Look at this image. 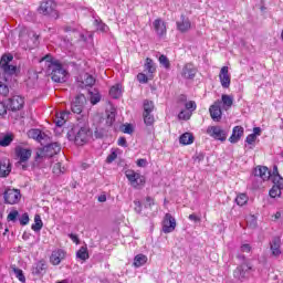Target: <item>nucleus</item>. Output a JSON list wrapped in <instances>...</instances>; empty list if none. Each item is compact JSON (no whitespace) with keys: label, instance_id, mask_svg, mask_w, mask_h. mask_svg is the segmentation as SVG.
Here are the masks:
<instances>
[{"label":"nucleus","instance_id":"a878e982","mask_svg":"<svg viewBox=\"0 0 283 283\" xmlns=\"http://www.w3.org/2000/svg\"><path fill=\"white\" fill-rule=\"evenodd\" d=\"M220 103H222L223 109H226L227 112L228 109H231V107L233 106V96L223 94L221 96Z\"/></svg>","mask_w":283,"mask_h":283},{"label":"nucleus","instance_id":"bf43d9fd","mask_svg":"<svg viewBox=\"0 0 283 283\" xmlns=\"http://www.w3.org/2000/svg\"><path fill=\"white\" fill-rule=\"evenodd\" d=\"M134 205H135L136 213H142L143 212V203H140V201H138V200H135Z\"/></svg>","mask_w":283,"mask_h":283},{"label":"nucleus","instance_id":"423d86ee","mask_svg":"<svg viewBox=\"0 0 283 283\" xmlns=\"http://www.w3.org/2000/svg\"><path fill=\"white\" fill-rule=\"evenodd\" d=\"M125 176L134 189H138V187H145V176L134 170H126Z\"/></svg>","mask_w":283,"mask_h":283},{"label":"nucleus","instance_id":"cd10ccee","mask_svg":"<svg viewBox=\"0 0 283 283\" xmlns=\"http://www.w3.org/2000/svg\"><path fill=\"white\" fill-rule=\"evenodd\" d=\"M180 145H192L193 143V135L191 133H184L179 137Z\"/></svg>","mask_w":283,"mask_h":283},{"label":"nucleus","instance_id":"f8f14e48","mask_svg":"<svg viewBox=\"0 0 283 283\" xmlns=\"http://www.w3.org/2000/svg\"><path fill=\"white\" fill-rule=\"evenodd\" d=\"M25 105V99L22 96L14 95L13 97L9 98L8 106L11 112H19V109H23Z\"/></svg>","mask_w":283,"mask_h":283},{"label":"nucleus","instance_id":"de8ad7c7","mask_svg":"<svg viewBox=\"0 0 283 283\" xmlns=\"http://www.w3.org/2000/svg\"><path fill=\"white\" fill-rule=\"evenodd\" d=\"M179 120H189L191 118V112L181 111L178 115Z\"/></svg>","mask_w":283,"mask_h":283},{"label":"nucleus","instance_id":"774afa93","mask_svg":"<svg viewBox=\"0 0 283 283\" xmlns=\"http://www.w3.org/2000/svg\"><path fill=\"white\" fill-rule=\"evenodd\" d=\"M188 218L192 222H200V217L196 216V213L190 214Z\"/></svg>","mask_w":283,"mask_h":283},{"label":"nucleus","instance_id":"dca6fc26","mask_svg":"<svg viewBox=\"0 0 283 283\" xmlns=\"http://www.w3.org/2000/svg\"><path fill=\"white\" fill-rule=\"evenodd\" d=\"M153 28L159 39H163V36L167 34V23H165L160 18L153 22Z\"/></svg>","mask_w":283,"mask_h":283},{"label":"nucleus","instance_id":"5fc2aeb1","mask_svg":"<svg viewBox=\"0 0 283 283\" xmlns=\"http://www.w3.org/2000/svg\"><path fill=\"white\" fill-rule=\"evenodd\" d=\"M137 81H138L139 83H148L149 76L145 75V73H139V74L137 75Z\"/></svg>","mask_w":283,"mask_h":283},{"label":"nucleus","instance_id":"338daca9","mask_svg":"<svg viewBox=\"0 0 283 283\" xmlns=\"http://www.w3.org/2000/svg\"><path fill=\"white\" fill-rule=\"evenodd\" d=\"M137 167H147V159H138Z\"/></svg>","mask_w":283,"mask_h":283},{"label":"nucleus","instance_id":"79ce46f5","mask_svg":"<svg viewBox=\"0 0 283 283\" xmlns=\"http://www.w3.org/2000/svg\"><path fill=\"white\" fill-rule=\"evenodd\" d=\"M154 112V102L149 99L144 101V114H151Z\"/></svg>","mask_w":283,"mask_h":283},{"label":"nucleus","instance_id":"37998d69","mask_svg":"<svg viewBox=\"0 0 283 283\" xmlns=\"http://www.w3.org/2000/svg\"><path fill=\"white\" fill-rule=\"evenodd\" d=\"M14 140V136L6 135L3 138L0 139L1 147H8Z\"/></svg>","mask_w":283,"mask_h":283},{"label":"nucleus","instance_id":"7ed1b4c3","mask_svg":"<svg viewBox=\"0 0 283 283\" xmlns=\"http://www.w3.org/2000/svg\"><path fill=\"white\" fill-rule=\"evenodd\" d=\"M61 151V145L59 143H52L44 146L36 153L35 163H43V160H50L52 156H56Z\"/></svg>","mask_w":283,"mask_h":283},{"label":"nucleus","instance_id":"ddd939ff","mask_svg":"<svg viewBox=\"0 0 283 283\" xmlns=\"http://www.w3.org/2000/svg\"><path fill=\"white\" fill-rule=\"evenodd\" d=\"M163 231L164 233H172V231H176V219L170 213H166L164 218Z\"/></svg>","mask_w":283,"mask_h":283},{"label":"nucleus","instance_id":"e433bc0d","mask_svg":"<svg viewBox=\"0 0 283 283\" xmlns=\"http://www.w3.org/2000/svg\"><path fill=\"white\" fill-rule=\"evenodd\" d=\"M29 136L34 140H43V136H45V134H42L40 129H31L29 130Z\"/></svg>","mask_w":283,"mask_h":283},{"label":"nucleus","instance_id":"473e14b6","mask_svg":"<svg viewBox=\"0 0 283 283\" xmlns=\"http://www.w3.org/2000/svg\"><path fill=\"white\" fill-rule=\"evenodd\" d=\"M76 258L83 262H85V260H90V252L87 251V247L80 248V250L76 252Z\"/></svg>","mask_w":283,"mask_h":283},{"label":"nucleus","instance_id":"052dcab7","mask_svg":"<svg viewBox=\"0 0 283 283\" xmlns=\"http://www.w3.org/2000/svg\"><path fill=\"white\" fill-rule=\"evenodd\" d=\"M6 114H8V106L3 102H0V116H6Z\"/></svg>","mask_w":283,"mask_h":283},{"label":"nucleus","instance_id":"0e129e2a","mask_svg":"<svg viewBox=\"0 0 283 283\" xmlns=\"http://www.w3.org/2000/svg\"><path fill=\"white\" fill-rule=\"evenodd\" d=\"M241 252L242 253H251V245L250 244H242L241 245Z\"/></svg>","mask_w":283,"mask_h":283},{"label":"nucleus","instance_id":"20e7f679","mask_svg":"<svg viewBox=\"0 0 283 283\" xmlns=\"http://www.w3.org/2000/svg\"><path fill=\"white\" fill-rule=\"evenodd\" d=\"M272 182L273 187L269 192L270 198H280V196H282L283 178L282 176H280V172L277 171V166H274L273 168Z\"/></svg>","mask_w":283,"mask_h":283},{"label":"nucleus","instance_id":"a211bd4d","mask_svg":"<svg viewBox=\"0 0 283 283\" xmlns=\"http://www.w3.org/2000/svg\"><path fill=\"white\" fill-rule=\"evenodd\" d=\"M254 176H258L262 180H273V172L266 166H259L254 169Z\"/></svg>","mask_w":283,"mask_h":283},{"label":"nucleus","instance_id":"72a5a7b5","mask_svg":"<svg viewBox=\"0 0 283 283\" xmlns=\"http://www.w3.org/2000/svg\"><path fill=\"white\" fill-rule=\"evenodd\" d=\"M93 23L98 32H109V27L102 19H95Z\"/></svg>","mask_w":283,"mask_h":283},{"label":"nucleus","instance_id":"f03ea898","mask_svg":"<svg viewBox=\"0 0 283 283\" xmlns=\"http://www.w3.org/2000/svg\"><path fill=\"white\" fill-rule=\"evenodd\" d=\"M70 140H74L75 145L83 146L92 138V130L87 124H77L67 134Z\"/></svg>","mask_w":283,"mask_h":283},{"label":"nucleus","instance_id":"6e6d98bb","mask_svg":"<svg viewBox=\"0 0 283 283\" xmlns=\"http://www.w3.org/2000/svg\"><path fill=\"white\" fill-rule=\"evenodd\" d=\"M192 158L195 163H202L205 160V154L197 153Z\"/></svg>","mask_w":283,"mask_h":283},{"label":"nucleus","instance_id":"aec40b11","mask_svg":"<svg viewBox=\"0 0 283 283\" xmlns=\"http://www.w3.org/2000/svg\"><path fill=\"white\" fill-rule=\"evenodd\" d=\"M46 271H48V263L43 260L36 262L31 269L32 275H45Z\"/></svg>","mask_w":283,"mask_h":283},{"label":"nucleus","instance_id":"603ef678","mask_svg":"<svg viewBox=\"0 0 283 283\" xmlns=\"http://www.w3.org/2000/svg\"><path fill=\"white\" fill-rule=\"evenodd\" d=\"M30 222V216L28 213H23L22 217L20 218V224L22 227H25Z\"/></svg>","mask_w":283,"mask_h":283},{"label":"nucleus","instance_id":"4c0bfd02","mask_svg":"<svg viewBox=\"0 0 283 283\" xmlns=\"http://www.w3.org/2000/svg\"><path fill=\"white\" fill-rule=\"evenodd\" d=\"M235 202L239 207H244L249 202V197L247 193H239L235 198Z\"/></svg>","mask_w":283,"mask_h":283},{"label":"nucleus","instance_id":"b1692460","mask_svg":"<svg viewBox=\"0 0 283 283\" xmlns=\"http://www.w3.org/2000/svg\"><path fill=\"white\" fill-rule=\"evenodd\" d=\"M244 136V127L242 126H235L232 130V135L230 136L229 140L232 144H235Z\"/></svg>","mask_w":283,"mask_h":283},{"label":"nucleus","instance_id":"4468645a","mask_svg":"<svg viewBox=\"0 0 283 283\" xmlns=\"http://www.w3.org/2000/svg\"><path fill=\"white\" fill-rule=\"evenodd\" d=\"M249 271H253V265L251 263H242L234 270L233 275L237 280H244Z\"/></svg>","mask_w":283,"mask_h":283},{"label":"nucleus","instance_id":"680f3d73","mask_svg":"<svg viewBox=\"0 0 283 283\" xmlns=\"http://www.w3.org/2000/svg\"><path fill=\"white\" fill-rule=\"evenodd\" d=\"M28 161H18L17 163V167H19L20 169H22V171L28 170Z\"/></svg>","mask_w":283,"mask_h":283},{"label":"nucleus","instance_id":"7c9ffc66","mask_svg":"<svg viewBox=\"0 0 283 283\" xmlns=\"http://www.w3.org/2000/svg\"><path fill=\"white\" fill-rule=\"evenodd\" d=\"M144 264H147V255L137 254L134 259V266H136V269H139V266H144Z\"/></svg>","mask_w":283,"mask_h":283},{"label":"nucleus","instance_id":"bb28decb","mask_svg":"<svg viewBox=\"0 0 283 283\" xmlns=\"http://www.w3.org/2000/svg\"><path fill=\"white\" fill-rule=\"evenodd\" d=\"M122 94H123V86L120 84H116L112 86L109 90V96H112V98H120Z\"/></svg>","mask_w":283,"mask_h":283},{"label":"nucleus","instance_id":"2eb2a0df","mask_svg":"<svg viewBox=\"0 0 283 283\" xmlns=\"http://www.w3.org/2000/svg\"><path fill=\"white\" fill-rule=\"evenodd\" d=\"M15 156L19 158L21 163H28L32 157V149L23 148L22 146L15 147Z\"/></svg>","mask_w":283,"mask_h":283},{"label":"nucleus","instance_id":"0eeeda50","mask_svg":"<svg viewBox=\"0 0 283 283\" xmlns=\"http://www.w3.org/2000/svg\"><path fill=\"white\" fill-rule=\"evenodd\" d=\"M6 205H18L21 200V191L19 189L8 188L3 193Z\"/></svg>","mask_w":283,"mask_h":283},{"label":"nucleus","instance_id":"4be33fe9","mask_svg":"<svg viewBox=\"0 0 283 283\" xmlns=\"http://www.w3.org/2000/svg\"><path fill=\"white\" fill-rule=\"evenodd\" d=\"M10 171H12L10 159L0 160V178H6L7 176H10Z\"/></svg>","mask_w":283,"mask_h":283},{"label":"nucleus","instance_id":"9d476101","mask_svg":"<svg viewBox=\"0 0 283 283\" xmlns=\"http://www.w3.org/2000/svg\"><path fill=\"white\" fill-rule=\"evenodd\" d=\"M221 106H222V102H220V99H218L209 108L210 116H211L212 120H214V123H220V120H222Z\"/></svg>","mask_w":283,"mask_h":283},{"label":"nucleus","instance_id":"864d4df0","mask_svg":"<svg viewBox=\"0 0 283 283\" xmlns=\"http://www.w3.org/2000/svg\"><path fill=\"white\" fill-rule=\"evenodd\" d=\"M186 109H188L189 112H196V103L193 101H190L188 103L185 104Z\"/></svg>","mask_w":283,"mask_h":283},{"label":"nucleus","instance_id":"9b49d317","mask_svg":"<svg viewBox=\"0 0 283 283\" xmlns=\"http://www.w3.org/2000/svg\"><path fill=\"white\" fill-rule=\"evenodd\" d=\"M219 81L221 83V87L224 90H229V87H231V74H229V66L221 67Z\"/></svg>","mask_w":283,"mask_h":283},{"label":"nucleus","instance_id":"a19ab883","mask_svg":"<svg viewBox=\"0 0 283 283\" xmlns=\"http://www.w3.org/2000/svg\"><path fill=\"white\" fill-rule=\"evenodd\" d=\"M15 277L19 279L20 282L25 283V275L23 274V270L17 268V266H11Z\"/></svg>","mask_w":283,"mask_h":283},{"label":"nucleus","instance_id":"69168bd1","mask_svg":"<svg viewBox=\"0 0 283 283\" xmlns=\"http://www.w3.org/2000/svg\"><path fill=\"white\" fill-rule=\"evenodd\" d=\"M117 145H119V147H127V139L125 137H119Z\"/></svg>","mask_w":283,"mask_h":283},{"label":"nucleus","instance_id":"a18cd8bd","mask_svg":"<svg viewBox=\"0 0 283 283\" xmlns=\"http://www.w3.org/2000/svg\"><path fill=\"white\" fill-rule=\"evenodd\" d=\"M144 116V123L147 126H151L154 125V115H151V113H143Z\"/></svg>","mask_w":283,"mask_h":283},{"label":"nucleus","instance_id":"2f4dec72","mask_svg":"<svg viewBox=\"0 0 283 283\" xmlns=\"http://www.w3.org/2000/svg\"><path fill=\"white\" fill-rule=\"evenodd\" d=\"M32 231L39 232L43 229V220L40 214L34 216V223L31 226Z\"/></svg>","mask_w":283,"mask_h":283},{"label":"nucleus","instance_id":"f257e3e1","mask_svg":"<svg viewBox=\"0 0 283 283\" xmlns=\"http://www.w3.org/2000/svg\"><path fill=\"white\" fill-rule=\"evenodd\" d=\"M42 62H45L46 72L51 75L54 83H65L67 77V71L63 69V64L57 60H52L51 55H46L42 59Z\"/></svg>","mask_w":283,"mask_h":283},{"label":"nucleus","instance_id":"412c9836","mask_svg":"<svg viewBox=\"0 0 283 283\" xmlns=\"http://www.w3.org/2000/svg\"><path fill=\"white\" fill-rule=\"evenodd\" d=\"M177 30L181 33L189 32L191 30V20L181 15V20L177 21Z\"/></svg>","mask_w":283,"mask_h":283},{"label":"nucleus","instance_id":"ea45409f","mask_svg":"<svg viewBox=\"0 0 283 283\" xmlns=\"http://www.w3.org/2000/svg\"><path fill=\"white\" fill-rule=\"evenodd\" d=\"M90 101L93 105H97V103H101V93H98V91H90Z\"/></svg>","mask_w":283,"mask_h":283},{"label":"nucleus","instance_id":"09e8293b","mask_svg":"<svg viewBox=\"0 0 283 283\" xmlns=\"http://www.w3.org/2000/svg\"><path fill=\"white\" fill-rule=\"evenodd\" d=\"M17 218H19V211L13 210L8 214L7 220L8 222H17Z\"/></svg>","mask_w":283,"mask_h":283},{"label":"nucleus","instance_id":"1a4fd4ad","mask_svg":"<svg viewBox=\"0 0 283 283\" xmlns=\"http://www.w3.org/2000/svg\"><path fill=\"white\" fill-rule=\"evenodd\" d=\"M207 134L211 136V138H214V140H221V143L227 140V133L224 129H221L220 126H209L207 128Z\"/></svg>","mask_w":283,"mask_h":283},{"label":"nucleus","instance_id":"c9c22d12","mask_svg":"<svg viewBox=\"0 0 283 283\" xmlns=\"http://www.w3.org/2000/svg\"><path fill=\"white\" fill-rule=\"evenodd\" d=\"M69 113H60L55 118V125L57 127H63L65 125V122L67 120Z\"/></svg>","mask_w":283,"mask_h":283},{"label":"nucleus","instance_id":"8fccbe9b","mask_svg":"<svg viewBox=\"0 0 283 283\" xmlns=\"http://www.w3.org/2000/svg\"><path fill=\"white\" fill-rule=\"evenodd\" d=\"M122 132L124 134H134V127L132 126V124H126L122 126Z\"/></svg>","mask_w":283,"mask_h":283},{"label":"nucleus","instance_id":"393cba45","mask_svg":"<svg viewBox=\"0 0 283 283\" xmlns=\"http://www.w3.org/2000/svg\"><path fill=\"white\" fill-rule=\"evenodd\" d=\"M144 70L147 72L149 78H154V74L156 72V63L150 57H147L144 64Z\"/></svg>","mask_w":283,"mask_h":283},{"label":"nucleus","instance_id":"3c124183","mask_svg":"<svg viewBox=\"0 0 283 283\" xmlns=\"http://www.w3.org/2000/svg\"><path fill=\"white\" fill-rule=\"evenodd\" d=\"M115 120H116V115L114 113H111L106 118V125H108V127H112Z\"/></svg>","mask_w":283,"mask_h":283},{"label":"nucleus","instance_id":"4d7b16f0","mask_svg":"<svg viewBox=\"0 0 283 283\" xmlns=\"http://www.w3.org/2000/svg\"><path fill=\"white\" fill-rule=\"evenodd\" d=\"M256 138H258V136H255V134H250L245 138V143H248V145H253V143H254V140H256Z\"/></svg>","mask_w":283,"mask_h":283},{"label":"nucleus","instance_id":"f704fd0d","mask_svg":"<svg viewBox=\"0 0 283 283\" xmlns=\"http://www.w3.org/2000/svg\"><path fill=\"white\" fill-rule=\"evenodd\" d=\"M0 94L1 96H8L10 94V88L8 87V80L0 77Z\"/></svg>","mask_w":283,"mask_h":283},{"label":"nucleus","instance_id":"39448f33","mask_svg":"<svg viewBox=\"0 0 283 283\" xmlns=\"http://www.w3.org/2000/svg\"><path fill=\"white\" fill-rule=\"evenodd\" d=\"M40 14H44V17H53L54 19H59V12L56 11V2L54 0H46L41 2L39 7Z\"/></svg>","mask_w":283,"mask_h":283},{"label":"nucleus","instance_id":"49530a36","mask_svg":"<svg viewBox=\"0 0 283 283\" xmlns=\"http://www.w3.org/2000/svg\"><path fill=\"white\" fill-rule=\"evenodd\" d=\"M65 171V168L61 167V163H56L53 166V174H55V176H61V174H63Z\"/></svg>","mask_w":283,"mask_h":283},{"label":"nucleus","instance_id":"6e6552de","mask_svg":"<svg viewBox=\"0 0 283 283\" xmlns=\"http://www.w3.org/2000/svg\"><path fill=\"white\" fill-rule=\"evenodd\" d=\"M87 98L83 94H78L71 104L73 114H82L83 107H85Z\"/></svg>","mask_w":283,"mask_h":283},{"label":"nucleus","instance_id":"5701e85b","mask_svg":"<svg viewBox=\"0 0 283 283\" xmlns=\"http://www.w3.org/2000/svg\"><path fill=\"white\" fill-rule=\"evenodd\" d=\"M197 73L198 71L193 64H186L182 69L181 76H184V78H195Z\"/></svg>","mask_w":283,"mask_h":283},{"label":"nucleus","instance_id":"13d9d810","mask_svg":"<svg viewBox=\"0 0 283 283\" xmlns=\"http://www.w3.org/2000/svg\"><path fill=\"white\" fill-rule=\"evenodd\" d=\"M116 158H118V155L116 154V151H113V153H111L108 156H107V158H106V163H114V160L116 159Z\"/></svg>","mask_w":283,"mask_h":283},{"label":"nucleus","instance_id":"c756f323","mask_svg":"<svg viewBox=\"0 0 283 283\" xmlns=\"http://www.w3.org/2000/svg\"><path fill=\"white\" fill-rule=\"evenodd\" d=\"M96 83V80L94 76H92L90 73H85L82 78V84L84 87H92Z\"/></svg>","mask_w":283,"mask_h":283},{"label":"nucleus","instance_id":"f3484780","mask_svg":"<svg viewBox=\"0 0 283 283\" xmlns=\"http://www.w3.org/2000/svg\"><path fill=\"white\" fill-rule=\"evenodd\" d=\"M270 249L274 258H280V255H282V239L280 237H274L270 242Z\"/></svg>","mask_w":283,"mask_h":283},{"label":"nucleus","instance_id":"c03bdc74","mask_svg":"<svg viewBox=\"0 0 283 283\" xmlns=\"http://www.w3.org/2000/svg\"><path fill=\"white\" fill-rule=\"evenodd\" d=\"M159 63L165 67V70H169V67H171V62H169L167 55H160Z\"/></svg>","mask_w":283,"mask_h":283},{"label":"nucleus","instance_id":"c85d7f7f","mask_svg":"<svg viewBox=\"0 0 283 283\" xmlns=\"http://www.w3.org/2000/svg\"><path fill=\"white\" fill-rule=\"evenodd\" d=\"M14 61V56L12 54H3L0 59V70L7 67Z\"/></svg>","mask_w":283,"mask_h":283},{"label":"nucleus","instance_id":"58836bf2","mask_svg":"<svg viewBox=\"0 0 283 283\" xmlns=\"http://www.w3.org/2000/svg\"><path fill=\"white\" fill-rule=\"evenodd\" d=\"M0 70L8 76H13V74H17V65L9 64L8 66H4Z\"/></svg>","mask_w":283,"mask_h":283},{"label":"nucleus","instance_id":"e2e57ef3","mask_svg":"<svg viewBox=\"0 0 283 283\" xmlns=\"http://www.w3.org/2000/svg\"><path fill=\"white\" fill-rule=\"evenodd\" d=\"M94 136L95 138H103L105 136V132H103V129H95L94 132Z\"/></svg>","mask_w":283,"mask_h":283},{"label":"nucleus","instance_id":"6ab92c4d","mask_svg":"<svg viewBox=\"0 0 283 283\" xmlns=\"http://www.w3.org/2000/svg\"><path fill=\"white\" fill-rule=\"evenodd\" d=\"M62 260H65V251L59 249V250H54L51 253L50 262L51 264H53V266H59Z\"/></svg>","mask_w":283,"mask_h":283}]
</instances>
